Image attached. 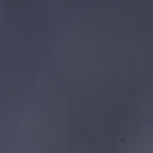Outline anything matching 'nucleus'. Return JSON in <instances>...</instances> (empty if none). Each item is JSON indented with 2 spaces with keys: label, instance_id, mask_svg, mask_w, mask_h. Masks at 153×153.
Returning a JSON list of instances; mask_svg holds the SVG:
<instances>
[{
  "label": "nucleus",
  "instance_id": "4",
  "mask_svg": "<svg viewBox=\"0 0 153 153\" xmlns=\"http://www.w3.org/2000/svg\"><path fill=\"white\" fill-rule=\"evenodd\" d=\"M94 134H96V133H95Z\"/></svg>",
  "mask_w": 153,
  "mask_h": 153
},
{
  "label": "nucleus",
  "instance_id": "8",
  "mask_svg": "<svg viewBox=\"0 0 153 153\" xmlns=\"http://www.w3.org/2000/svg\"><path fill=\"white\" fill-rule=\"evenodd\" d=\"M95 135H97V134H95Z\"/></svg>",
  "mask_w": 153,
  "mask_h": 153
},
{
  "label": "nucleus",
  "instance_id": "1",
  "mask_svg": "<svg viewBox=\"0 0 153 153\" xmlns=\"http://www.w3.org/2000/svg\"><path fill=\"white\" fill-rule=\"evenodd\" d=\"M0 135H2V134H0Z\"/></svg>",
  "mask_w": 153,
  "mask_h": 153
},
{
  "label": "nucleus",
  "instance_id": "6",
  "mask_svg": "<svg viewBox=\"0 0 153 153\" xmlns=\"http://www.w3.org/2000/svg\"><path fill=\"white\" fill-rule=\"evenodd\" d=\"M131 134H132V133H131Z\"/></svg>",
  "mask_w": 153,
  "mask_h": 153
},
{
  "label": "nucleus",
  "instance_id": "3",
  "mask_svg": "<svg viewBox=\"0 0 153 153\" xmlns=\"http://www.w3.org/2000/svg\"><path fill=\"white\" fill-rule=\"evenodd\" d=\"M85 134H86V133H85Z\"/></svg>",
  "mask_w": 153,
  "mask_h": 153
},
{
  "label": "nucleus",
  "instance_id": "9",
  "mask_svg": "<svg viewBox=\"0 0 153 153\" xmlns=\"http://www.w3.org/2000/svg\"><path fill=\"white\" fill-rule=\"evenodd\" d=\"M112 135H114V134H112Z\"/></svg>",
  "mask_w": 153,
  "mask_h": 153
},
{
  "label": "nucleus",
  "instance_id": "10",
  "mask_svg": "<svg viewBox=\"0 0 153 153\" xmlns=\"http://www.w3.org/2000/svg\"><path fill=\"white\" fill-rule=\"evenodd\" d=\"M65 134V133H64V134Z\"/></svg>",
  "mask_w": 153,
  "mask_h": 153
},
{
  "label": "nucleus",
  "instance_id": "7",
  "mask_svg": "<svg viewBox=\"0 0 153 153\" xmlns=\"http://www.w3.org/2000/svg\"><path fill=\"white\" fill-rule=\"evenodd\" d=\"M79 135H80L81 134H79Z\"/></svg>",
  "mask_w": 153,
  "mask_h": 153
},
{
  "label": "nucleus",
  "instance_id": "2",
  "mask_svg": "<svg viewBox=\"0 0 153 153\" xmlns=\"http://www.w3.org/2000/svg\"><path fill=\"white\" fill-rule=\"evenodd\" d=\"M131 135H132L133 134H131Z\"/></svg>",
  "mask_w": 153,
  "mask_h": 153
},
{
  "label": "nucleus",
  "instance_id": "5",
  "mask_svg": "<svg viewBox=\"0 0 153 153\" xmlns=\"http://www.w3.org/2000/svg\"><path fill=\"white\" fill-rule=\"evenodd\" d=\"M111 134H113V133H112Z\"/></svg>",
  "mask_w": 153,
  "mask_h": 153
}]
</instances>
